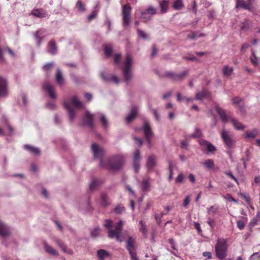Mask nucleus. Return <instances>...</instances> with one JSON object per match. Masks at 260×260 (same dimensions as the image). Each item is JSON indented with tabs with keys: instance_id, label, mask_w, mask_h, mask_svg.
Returning a JSON list of instances; mask_svg holds the SVG:
<instances>
[{
	"instance_id": "1",
	"label": "nucleus",
	"mask_w": 260,
	"mask_h": 260,
	"mask_svg": "<svg viewBox=\"0 0 260 260\" xmlns=\"http://www.w3.org/2000/svg\"><path fill=\"white\" fill-rule=\"evenodd\" d=\"M91 151L94 159H100V167L105 168L106 167V163L104 159V156L106 154L105 150L98 144L94 143L91 145Z\"/></svg>"
},
{
	"instance_id": "2",
	"label": "nucleus",
	"mask_w": 260,
	"mask_h": 260,
	"mask_svg": "<svg viewBox=\"0 0 260 260\" xmlns=\"http://www.w3.org/2000/svg\"><path fill=\"white\" fill-rule=\"evenodd\" d=\"M227 240L224 238H219L215 246L216 256L220 259L225 258L227 256Z\"/></svg>"
},
{
	"instance_id": "3",
	"label": "nucleus",
	"mask_w": 260,
	"mask_h": 260,
	"mask_svg": "<svg viewBox=\"0 0 260 260\" xmlns=\"http://www.w3.org/2000/svg\"><path fill=\"white\" fill-rule=\"evenodd\" d=\"M124 162V157L121 155H116L108 159L106 166H108L110 170L116 171L122 168Z\"/></svg>"
},
{
	"instance_id": "4",
	"label": "nucleus",
	"mask_w": 260,
	"mask_h": 260,
	"mask_svg": "<svg viewBox=\"0 0 260 260\" xmlns=\"http://www.w3.org/2000/svg\"><path fill=\"white\" fill-rule=\"evenodd\" d=\"M133 63V58L129 54H127L124 62V68L122 70L123 75L125 82L128 83L132 78L131 68Z\"/></svg>"
},
{
	"instance_id": "5",
	"label": "nucleus",
	"mask_w": 260,
	"mask_h": 260,
	"mask_svg": "<svg viewBox=\"0 0 260 260\" xmlns=\"http://www.w3.org/2000/svg\"><path fill=\"white\" fill-rule=\"evenodd\" d=\"M123 228V222L122 220H119L114 230L110 229L108 231V236L110 238H115L116 240L118 242H121V234Z\"/></svg>"
},
{
	"instance_id": "6",
	"label": "nucleus",
	"mask_w": 260,
	"mask_h": 260,
	"mask_svg": "<svg viewBox=\"0 0 260 260\" xmlns=\"http://www.w3.org/2000/svg\"><path fill=\"white\" fill-rule=\"evenodd\" d=\"M132 8L129 5H125L122 7V25L124 27L129 25Z\"/></svg>"
},
{
	"instance_id": "7",
	"label": "nucleus",
	"mask_w": 260,
	"mask_h": 260,
	"mask_svg": "<svg viewBox=\"0 0 260 260\" xmlns=\"http://www.w3.org/2000/svg\"><path fill=\"white\" fill-rule=\"evenodd\" d=\"M157 13V10L155 8L150 6L145 10L141 11V17L144 22H148L151 20L153 15Z\"/></svg>"
},
{
	"instance_id": "8",
	"label": "nucleus",
	"mask_w": 260,
	"mask_h": 260,
	"mask_svg": "<svg viewBox=\"0 0 260 260\" xmlns=\"http://www.w3.org/2000/svg\"><path fill=\"white\" fill-rule=\"evenodd\" d=\"M189 70L186 69L181 73L177 74L171 71L166 72L165 76L169 77L170 79L174 81H179L183 79L188 74Z\"/></svg>"
},
{
	"instance_id": "9",
	"label": "nucleus",
	"mask_w": 260,
	"mask_h": 260,
	"mask_svg": "<svg viewBox=\"0 0 260 260\" xmlns=\"http://www.w3.org/2000/svg\"><path fill=\"white\" fill-rule=\"evenodd\" d=\"M93 116V114L89 111H86L82 117L83 124L86 125L90 129H92L94 127Z\"/></svg>"
},
{
	"instance_id": "10",
	"label": "nucleus",
	"mask_w": 260,
	"mask_h": 260,
	"mask_svg": "<svg viewBox=\"0 0 260 260\" xmlns=\"http://www.w3.org/2000/svg\"><path fill=\"white\" fill-rule=\"evenodd\" d=\"M221 137L226 147L228 148H232L234 144V141L232 139L230 132L223 128L221 132Z\"/></svg>"
},
{
	"instance_id": "11",
	"label": "nucleus",
	"mask_w": 260,
	"mask_h": 260,
	"mask_svg": "<svg viewBox=\"0 0 260 260\" xmlns=\"http://www.w3.org/2000/svg\"><path fill=\"white\" fill-rule=\"evenodd\" d=\"M215 110L223 122L226 123L229 121H231L233 118V117L231 115L228 114L223 109L218 106H215Z\"/></svg>"
},
{
	"instance_id": "12",
	"label": "nucleus",
	"mask_w": 260,
	"mask_h": 260,
	"mask_svg": "<svg viewBox=\"0 0 260 260\" xmlns=\"http://www.w3.org/2000/svg\"><path fill=\"white\" fill-rule=\"evenodd\" d=\"M141 159L140 151L139 150L137 149L133 154V166L136 174L139 173L140 168V162Z\"/></svg>"
},
{
	"instance_id": "13",
	"label": "nucleus",
	"mask_w": 260,
	"mask_h": 260,
	"mask_svg": "<svg viewBox=\"0 0 260 260\" xmlns=\"http://www.w3.org/2000/svg\"><path fill=\"white\" fill-rule=\"evenodd\" d=\"M232 101L233 104L236 106L241 113L243 114L245 113V104L241 98L235 96L233 98Z\"/></svg>"
},
{
	"instance_id": "14",
	"label": "nucleus",
	"mask_w": 260,
	"mask_h": 260,
	"mask_svg": "<svg viewBox=\"0 0 260 260\" xmlns=\"http://www.w3.org/2000/svg\"><path fill=\"white\" fill-rule=\"evenodd\" d=\"M8 94V84L6 79L0 77V96L6 97Z\"/></svg>"
},
{
	"instance_id": "15",
	"label": "nucleus",
	"mask_w": 260,
	"mask_h": 260,
	"mask_svg": "<svg viewBox=\"0 0 260 260\" xmlns=\"http://www.w3.org/2000/svg\"><path fill=\"white\" fill-rule=\"evenodd\" d=\"M63 106L68 110L69 120L72 122L76 117V112L73 108L72 107L70 104L67 100L63 101Z\"/></svg>"
},
{
	"instance_id": "16",
	"label": "nucleus",
	"mask_w": 260,
	"mask_h": 260,
	"mask_svg": "<svg viewBox=\"0 0 260 260\" xmlns=\"http://www.w3.org/2000/svg\"><path fill=\"white\" fill-rule=\"evenodd\" d=\"M156 158L154 155L149 156L146 160V167L148 172L152 171L156 166Z\"/></svg>"
},
{
	"instance_id": "17",
	"label": "nucleus",
	"mask_w": 260,
	"mask_h": 260,
	"mask_svg": "<svg viewBox=\"0 0 260 260\" xmlns=\"http://www.w3.org/2000/svg\"><path fill=\"white\" fill-rule=\"evenodd\" d=\"M126 249L128 253L136 251L137 246L136 245L135 239L132 237H129L126 241Z\"/></svg>"
},
{
	"instance_id": "18",
	"label": "nucleus",
	"mask_w": 260,
	"mask_h": 260,
	"mask_svg": "<svg viewBox=\"0 0 260 260\" xmlns=\"http://www.w3.org/2000/svg\"><path fill=\"white\" fill-rule=\"evenodd\" d=\"M10 234L9 228L0 220V236L5 238Z\"/></svg>"
},
{
	"instance_id": "19",
	"label": "nucleus",
	"mask_w": 260,
	"mask_h": 260,
	"mask_svg": "<svg viewBox=\"0 0 260 260\" xmlns=\"http://www.w3.org/2000/svg\"><path fill=\"white\" fill-rule=\"evenodd\" d=\"M143 131L145 138L153 137V133L151 128L149 122L147 120L144 122Z\"/></svg>"
},
{
	"instance_id": "20",
	"label": "nucleus",
	"mask_w": 260,
	"mask_h": 260,
	"mask_svg": "<svg viewBox=\"0 0 260 260\" xmlns=\"http://www.w3.org/2000/svg\"><path fill=\"white\" fill-rule=\"evenodd\" d=\"M43 88L48 92L51 98L53 99H56V95L54 92V88L48 82L46 81L44 82L43 84Z\"/></svg>"
},
{
	"instance_id": "21",
	"label": "nucleus",
	"mask_w": 260,
	"mask_h": 260,
	"mask_svg": "<svg viewBox=\"0 0 260 260\" xmlns=\"http://www.w3.org/2000/svg\"><path fill=\"white\" fill-rule=\"evenodd\" d=\"M45 32L46 30L45 29L42 28L36 31L34 33V37L35 39L37 40V44L38 47H39L41 45V44L43 40V37L42 36Z\"/></svg>"
},
{
	"instance_id": "22",
	"label": "nucleus",
	"mask_w": 260,
	"mask_h": 260,
	"mask_svg": "<svg viewBox=\"0 0 260 260\" xmlns=\"http://www.w3.org/2000/svg\"><path fill=\"white\" fill-rule=\"evenodd\" d=\"M43 246L45 251L50 255L54 256H58V251L54 249L51 246L48 245L46 241H43Z\"/></svg>"
},
{
	"instance_id": "23",
	"label": "nucleus",
	"mask_w": 260,
	"mask_h": 260,
	"mask_svg": "<svg viewBox=\"0 0 260 260\" xmlns=\"http://www.w3.org/2000/svg\"><path fill=\"white\" fill-rule=\"evenodd\" d=\"M138 109V107L137 106L134 105L132 106L129 114L125 118L127 122H131L135 118Z\"/></svg>"
},
{
	"instance_id": "24",
	"label": "nucleus",
	"mask_w": 260,
	"mask_h": 260,
	"mask_svg": "<svg viewBox=\"0 0 260 260\" xmlns=\"http://www.w3.org/2000/svg\"><path fill=\"white\" fill-rule=\"evenodd\" d=\"M241 8L244 10L251 11L252 6H250L247 2L244 0H236V8Z\"/></svg>"
},
{
	"instance_id": "25",
	"label": "nucleus",
	"mask_w": 260,
	"mask_h": 260,
	"mask_svg": "<svg viewBox=\"0 0 260 260\" xmlns=\"http://www.w3.org/2000/svg\"><path fill=\"white\" fill-rule=\"evenodd\" d=\"M48 52L52 55H54L56 53L57 48L54 40H51L47 46Z\"/></svg>"
},
{
	"instance_id": "26",
	"label": "nucleus",
	"mask_w": 260,
	"mask_h": 260,
	"mask_svg": "<svg viewBox=\"0 0 260 260\" xmlns=\"http://www.w3.org/2000/svg\"><path fill=\"white\" fill-rule=\"evenodd\" d=\"M102 183L103 181L102 180L98 178H93L91 180L89 184V189L91 191L93 190Z\"/></svg>"
},
{
	"instance_id": "27",
	"label": "nucleus",
	"mask_w": 260,
	"mask_h": 260,
	"mask_svg": "<svg viewBox=\"0 0 260 260\" xmlns=\"http://www.w3.org/2000/svg\"><path fill=\"white\" fill-rule=\"evenodd\" d=\"M71 102L77 108H82L84 107L83 103L80 101L76 95H74L71 98Z\"/></svg>"
},
{
	"instance_id": "28",
	"label": "nucleus",
	"mask_w": 260,
	"mask_h": 260,
	"mask_svg": "<svg viewBox=\"0 0 260 260\" xmlns=\"http://www.w3.org/2000/svg\"><path fill=\"white\" fill-rule=\"evenodd\" d=\"M32 15L38 18H44L47 16V12L43 9L34 10L31 12Z\"/></svg>"
},
{
	"instance_id": "29",
	"label": "nucleus",
	"mask_w": 260,
	"mask_h": 260,
	"mask_svg": "<svg viewBox=\"0 0 260 260\" xmlns=\"http://www.w3.org/2000/svg\"><path fill=\"white\" fill-rule=\"evenodd\" d=\"M24 148L25 150H27L31 153L35 155H39L40 154V150L39 148L34 147L29 145H24Z\"/></svg>"
},
{
	"instance_id": "30",
	"label": "nucleus",
	"mask_w": 260,
	"mask_h": 260,
	"mask_svg": "<svg viewBox=\"0 0 260 260\" xmlns=\"http://www.w3.org/2000/svg\"><path fill=\"white\" fill-rule=\"evenodd\" d=\"M210 93L207 90L203 89L201 92L196 93V99L197 100H202L204 98L208 97Z\"/></svg>"
},
{
	"instance_id": "31",
	"label": "nucleus",
	"mask_w": 260,
	"mask_h": 260,
	"mask_svg": "<svg viewBox=\"0 0 260 260\" xmlns=\"http://www.w3.org/2000/svg\"><path fill=\"white\" fill-rule=\"evenodd\" d=\"M205 35L203 33H201L199 31H192L190 34L187 36V38L191 40H196L198 38L200 37H204Z\"/></svg>"
},
{
	"instance_id": "32",
	"label": "nucleus",
	"mask_w": 260,
	"mask_h": 260,
	"mask_svg": "<svg viewBox=\"0 0 260 260\" xmlns=\"http://www.w3.org/2000/svg\"><path fill=\"white\" fill-rule=\"evenodd\" d=\"M142 190L144 192H147L150 187L149 178H145L142 181Z\"/></svg>"
},
{
	"instance_id": "33",
	"label": "nucleus",
	"mask_w": 260,
	"mask_h": 260,
	"mask_svg": "<svg viewBox=\"0 0 260 260\" xmlns=\"http://www.w3.org/2000/svg\"><path fill=\"white\" fill-rule=\"evenodd\" d=\"M97 255L100 260H104L106 257L109 256V253L104 249H100L97 251Z\"/></svg>"
},
{
	"instance_id": "34",
	"label": "nucleus",
	"mask_w": 260,
	"mask_h": 260,
	"mask_svg": "<svg viewBox=\"0 0 260 260\" xmlns=\"http://www.w3.org/2000/svg\"><path fill=\"white\" fill-rule=\"evenodd\" d=\"M250 59L252 64L255 67L257 66L260 62V58L256 56L253 50H252V54L250 57Z\"/></svg>"
},
{
	"instance_id": "35",
	"label": "nucleus",
	"mask_w": 260,
	"mask_h": 260,
	"mask_svg": "<svg viewBox=\"0 0 260 260\" xmlns=\"http://www.w3.org/2000/svg\"><path fill=\"white\" fill-rule=\"evenodd\" d=\"M202 136V132L201 129L198 128V127H196L194 129V132L191 134L190 135L186 137V139L187 138H201Z\"/></svg>"
},
{
	"instance_id": "36",
	"label": "nucleus",
	"mask_w": 260,
	"mask_h": 260,
	"mask_svg": "<svg viewBox=\"0 0 260 260\" xmlns=\"http://www.w3.org/2000/svg\"><path fill=\"white\" fill-rule=\"evenodd\" d=\"M101 229L99 227H95L90 231V236L93 238H95L100 236Z\"/></svg>"
},
{
	"instance_id": "37",
	"label": "nucleus",
	"mask_w": 260,
	"mask_h": 260,
	"mask_svg": "<svg viewBox=\"0 0 260 260\" xmlns=\"http://www.w3.org/2000/svg\"><path fill=\"white\" fill-rule=\"evenodd\" d=\"M258 135V132L256 129L252 131H247L245 133V137L246 138H254Z\"/></svg>"
},
{
	"instance_id": "38",
	"label": "nucleus",
	"mask_w": 260,
	"mask_h": 260,
	"mask_svg": "<svg viewBox=\"0 0 260 260\" xmlns=\"http://www.w3.org/2000/svg\"><path fill=\"white\" fill-rule=\"evenodd\" d=\"M98 115L99 116L100 120L102 122L103 127H107L108 126V123L105 115L102 113H98L96 114L95 115Z\"/></svg>"
},
{
	"instance_id": "39",
	"label": "nucleus",
	"mask_w": 260,
	"mask_h": 260,
	"mask_svg": "<svg viewBox=\"0 0 260 260\" xmlns=\"http://www.w3.org/2000/svg\"><path fill=\"white\" fill-rule=\"evenodd\" d=\"M56 80L58 84L61 85L63 83V79L61 73V71L59 68L57 69L56 74Z\"/></svg>"
},
{
	"instance_id": "40",
	"label": "nucleus",
	"mask_w": 260,
	"mask_h": 260,
	"mask_svg": "<svg viewBox=\"0 0 260 260\" xmlns=\"http://www.w3.org/2000/svg\"><path fill=\"white\" fill-rule=\"evenodd\" d=\"M232 124L234 125L235 128L238 130H242L244 128V126L242 125L240 122L238 121L234 117L231 121Z\"/></svg>"
},
{
	"instance_id": "41",
	"label": "nucleus",
	"mask_w": 260,
	"mask_h": 260,
	"mask_svg": "<svg viewBox=\"0 0 260 260\" xmlns=\"http://www.w3.org/2000/svg\"><path fill=\"white\" fill-rule=\"evenodd\" d=\"M233 72V68L230 67L229 66H225L223 69L222 72L224 76H230Z\"/></svg>"
},
{
	"instance_id": "42",
	"label": "nucleus",
	"mask_w": 260,
	"mask_h": 260,
	"mask_svg": "<svg viewBox=\"0 0 260 260\" xmlns=\"http://www.w3.org/2000/svg\"><path fill=\"white\" fill-rule=\"evenodd\" d=\"M140 224V231L143 233L145 238L147 236V230L145 222L143 220L139 221Z\"/></svg>"
},
{
	"instance_id": "43",
	"label": "nucleus",
	"mask_w": 260,
	"mask_h": 260,
	"mask_svg": "<svg viewBox=\"0 0 260 260\" xmlns=\"http://www.w3.org/2000/svg\"><path fill=\"white\" fill-rule=\"evenodd\" d=\"M161 13H165L168 10V2L166 0L162 1L159 4Z\"/></svg>"
},
{
	"instance_id": "44",
	"label": "nucleus",
	"mask_w": 260,
	"mask_h": 260,
	"mask_svg": "<svg viewBox=\"0 0 260 260\" xmlns=\"http://www.w3.org/2000/svg\"><path fill=\"white\" fill-rule=\"evenodd\" d=\"M183 7L182 0H176L173 4V8L176 10H180Z\"/></svg>"
},
{
	"instance_id": "45",
	"label": "nucleus",
	"mask_w": 260,
	"mask_h": 260,
	"mask_svg": "<svg viewBox=\"0 0 260 260\" xmlns=\"http://www.w3.org/2000/svg\"><path fill=\"white\" fill-rule=\"evenodd\" d=\"M106 82H114L116 84H118L119 83V79L118 77L116 76H107L106 78L104 80Z\"/></svg>"
},
{
	"instance_id": "46",
	"label": "nucleus",
	"mask_w": 260,
	"mask_h": 260,
	"mask_svg": "<svg viewBox=\"0 0 260 260\" xmlns=\"http://www.w3.org/2000/svg\"><path fill=\"white\" fill-rule=\"evenodd\" d=\"M260 219V213L258 212L256 213V216L253 218L249 223V226L251 228L257 224L258 220Z\"/></svg>"
},
{
	"instance_id": "47",
	"label": "nucleus",
	"mask_w": 260,
	"mask_h": 260,
	"mask_svg": "<svg viewBox=\"0 0 260 260\" xmlns=\"http://www.w3.org/2000/svg\"><path fill=\"white\" fill-rule=\"evenodd\" d=\"M76 7L80 12H84L86 11L85 5L80 0L77 2Z\"/></svg>"
},
{
	"instance_id": "48",
	"label": "nucleus",
	"mask_w": 260,
	"mask_h": 260,
	"mask_svg": "<svg viewBox=\"0 0 260 260\" xmlns=\"http://www.w3.org/2000/svg\"><path fill=\"white\" fill-rule=\"evenodd\" d=\"M101 204L103 206H107L109 204L108 198L107 194L102 193L101 195Z\"/></svg>"
},
{
	"instance_id": "49",
	"label": "nucleus",
	"mask_w": 260,
	"mask_h": 260,
	"mask_svg": "<svg viewBox=\"0 0 260 260\" xmlns=\"http://www.w3.org/2000/svg\"><path fill=\"white\" fill-rule=\"evenodd\" d=\"M137 32L140 37L142 38L144 40H148L149 38L148 35L143 30L140 29H138Z\"/></svg>"
},
{
	"instance_id": "50",
	"label": "nucleus",
	"mask_w": 260,
	"mask_h": 260,
	"mask_svg": "<svg viewBox=\"0 0 260 260\" xmlns=\"http://www.w3.org/2000/svg\"><path fill=\"white\" fill-rule=\"evenodd\" d=\"M203 164L206 166L207 168L208 169H211L213 168L214 165V162L212 159H208L206 161H205Z\"/></svg>"
},
{
	"instance_id": "51",
	"label": "nucleus",
	"mask_w": 260,
	"mask_h": 260,
	"mask_svg": "<svg viewBox=\"0 0 260 260\" xmlns=\"http://www.w3.org/2000/svg\"><path fill=\"white\" fill-rule=\"evenodd\" d=\"M105 55L107 56L111 55L112 51V47L110 45H106L104 48Z\"/></svg>"
},
{
	"instance_id": "52",
	"label": "nucleus",
	"mask_w": 260,
	"mask_h": 260,
	"mask_svg": "<svg viewBox=\"0 0 260 260\" xmlns=\"http://www.w3.org/2000/svg\"><path fill=\"white\" fill-rule=\"evenodd\" d=\"M169 175L168 176V180L170 181L173 178V167L172 162L171 161L169 162Z\"/></svg>"
},
{
	"instance_id": "53",
	"label": "nucleus",
	"mask_w": 260,
	"mask_h": 260,
	"mask_svg": "<svg viewBox=\"0 0 260 260\" xmlns=\"http://www.w3.org/2000/svg\"><path fill=\"white\" fill-rule=\"evenodd\" d=\"M54 64L53 62H49L43 66V68L45 71H49L53 67Z\"/></svg>"
},
{
	"instance_id": "54",
	"label": "nucleus",
	"mask_w": 260,
	"mask_h": 260,
	"mask_svg": "<svg viewBox=\"0 0 260 260\" xmlns=\"http://www.w3.org/2000/svg\"><path fill=\"white\" fill-rule=\"evenodd\" d=\"M184 176L183 174L180 173L175 179V182L176 183H181L182 182Z\"/></svg>"
},
{
	"instance_id": "55",
	"label": "nucleus",
	"mask_w": 260,
	"mask_h": 260,
	"mask_svg": "<svg viewBox=\"0 0 260 260\" xmlns=\"http://www.w3.org/2000/svg\"><path fill=\"white\" fill-rule=\"evenodd\" d=\"M206 148L207 151L210 152H213L216 150L215 147L210 142L207 145Z\"/></svg>"
},
{
	"instance_id": "56",
	"label": "nucleus",
	"mask_w": 260,
	"mask_h": 260,
	"mask_svg": "<svg viewBox=\"0 0 260 260\" xmlns=\"http://www.w3.org/2000/svg\"><path fill=\"white\" fill-rule=\"evenodd\" d=\"M125 210L123 206H118L114 208V212L117 214H120L123 211Z\"/></svg>"
},
{
	"instance_id": "57",
	"label": "nucleus",
	"mask_w": 260,
	"mask_h": 260,
	"mask_svg": "<svg viewBox=\"0 0 260 260\" xmlns=\"http://www.w3.org/2000/svg\"><path fill=\"white\" fill-rule=\"evenodd\" d=\"M225 174H226L227 176H228L229 177L233 179L235 182L238 184L239 182L237 180V179L233 175L232 172L231 171H226L225 172Z\"/></svg>"
},
{
	"instance_id": "58",
	"label": "nucleus",
	"mask_w": 260,
	"mask_h": 260,
	"mask_svg": "<svg viewBox=\"0 0 260 260\" xmlns=\"http://www.w3.org/2000/svg\"><path fill=\"white\" fill-rule=\"evenodd\" d=\"M104 227L107 229H110L112 226V221L111 219H106L104 224Z\"/></svg>"
},
{
	"instance_id": "59",
	"label": "nucleus",
	"mask_w": 260,
	"mask_h": 260,
	"mask_svg": "<svg viewBox=\"0 0 260 260\" xmlns=\"http://www.w3.org/2000/svg\"><path fill=\"white\" fill-rule=\"evenodd\" d=\"M133 139L135 140L136 143L140 147L143 144V141L142 139L136 137H134Z\"/></svg>"
},
{
	"instance_id": "60",
	"label": "nucleus",
	"mask_w": 260,
	"mask_h": 260,
	"mask_svg": "<svg viewBox=\"0 0 260 260\" xmlns=\"http://www.w3.org/2000/svg\"><path fill=\"white\" fill-rule=\"evenodd\" d=\"M121 54H116L114 56V61L115 63L119 64L121 59Z\"/></svg>"
},
{
	"instance_id": "61",
	"label": "nucleus",
	"mask_w": 260,
	"mask_h": 260,
	"mask_svg": "<svg viewBox=\"0 0 260 260\" xmlns=\"http://www.w3.org/2000/svg\"><path fill=\"white\" fill-rule=\"evenodd\" d=\"M131 260H139V258L137 257L136 251H133L129 253Z\"/></svg>"
},
{
	"instance_id": "62",
	"label": "nucleus",
	"mask_w": 260,
	"mask_h": 260,
	"mask_svg": "<svg viewBox=\"0 0 260 260\" xmlns=\"http://www.w3.org/2000/svg\"><path fill=\"white\" fill-rule=\"evenodd\" d=\"M218 208L215 207L214 206H211L208 209V213L210 214V213H215L216 212Z\"/></svg>"
},
{
	"instance_id": "63",
	"label": "nucleus",
	"mask_w": 260,
	"mask_h": 260,
	"mask_svg": "<svg viewBox=\"0 0 260 260\" xmlns=\"http://www.w3.org/2000/svg\"><path fill=\"white\" fill-rule=\"evenodd\" d=\"M47 107L48 109L50 110H55L56 108V105L54 103L50 102L48 103L47 104Z\"/></svg>"
},
{
	"instance_id": "64",
	"label": "nucleus",
	"mask_w": 260,
	"mask_h": 260,
	"mask_svg": "<svg viewBox=\"0 0 260 260\" xmlns=\"http://www.w3.org/2000/svg\"><path fill=\"white\" fill-rule=\"evenodd\" d=\"M199 144L202 146H207L209 143V142L204 139H200L199 140Z\"/></svg>"
}]
</instances>
